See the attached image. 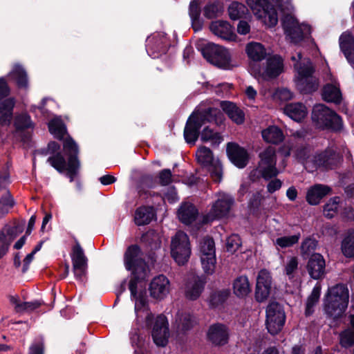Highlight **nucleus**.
<instances>
[{
    "label": "nucleus",
    "mask_w": 354,
    "mask_h": 354,
    "mask_svg": "<svg viewBox=\"0 0 354 354\" xmlns=\"http://www.w3.org/2000/svg\"><path fill=\"white\" fill-rule=\"evenodd\" d=\"M247 10L245 5L236 1L232 2L228 7L229 16L233 20L242 17Z\"/></svg>",
    "instance_id": "nucleus-46"
},
{
    "label": "nucleus",
    "mask_w": 354,
    "mask_h": 354,
    "mask_svg": "<svg viewBox=\"0 0 354 354\" xmlns=\"http://www.w3.org/2000/svg\"><path fill=\"white\" fill-rule=\"evenodd\" d=\"M28 354H44V345L42 339L35 341L30 345Z\"/></svg>",
    "instance_id": "nucleus-57"
},
{
    "label": "nucleus",
    "mask_w": 354,
    "mask_h": 354,
    "mask_svg": "<svg viewBox=\"0 0 354 354\" xmlns=\"http://www.w3.org/2000/svg\"><path fill=\"white\" fill-rule=\"evenodd\" d=\"M246 53L248 57L254 62L263 60L266 56L265 47L259 42H250L246 46Z\"/></svg>",
    "instance_id": "nucleus-32"
},
{
    "label": "nucleus",
    "mask_w": 354,
    "mask_h": 354,
    "mask_svg": "<svg viewBox=\"0 0 354 354\" xmlns=\"http://www.w3.org/2000/svg\"><path fill=\"white\" fill-rule=\"evenodd\" d=\"M340 344L345 348L354 345V330L348 328L342 332L340 333Z\"/></svg>",
    "instance_id": "nucleus-51"
},
{
    "label": "nucleus",
    "mask_w": 354,
    "mask_h": 354,
    "mask_svg": "<svg viewBox=\"0 0 354 354\" xmlns=\"http://www.w3.org/2000/svg\"><path fill=\"white\" fill-rule=\"evenodd\" d=\"M234 294L239 297L244 298L251 292V286L248 278L246 276H239L236 277L232 283Z\"/></svg>",
    "instance_id": "nucleus-29"
},
{
    "label": "nucleus",
    "mask_w": 354,
    "mask_h": 354,
    "mask_svg": "<svg viewBox=\"0 0 354 354\" xmlns=\"http://www.w3.org/2000/svg\"><path fill=\"white\" fill-rule=\"evenodd\" d=\"M15 102L13 98H8L0 104V124L8 126L12 118V111Z\"/></svg>",
    "instance_id": "nucleus-30"
},
{
    "label": "nucleus",
    "mask_w": 354,
    "mask_h": 354,
    "mask_svg": "<svg viewBox=\"0 0 354 354\" xmlns=\"http://www.w3.org/2000/svg\"><path fill=\"white\" fill-rule=\"evenodd\" d=\"M159 180L162 185H167L172 182V174L170 169H165L159 173Z\"/></svg>",
    "instance_id": "nucleus-58"
},
{
    "label": "nucleus",
    "mask_w": 354,
    "mask_h": 354,
    "mask_svg": "<svg viewBox=\"0 0 354 354\" xmlns=\"http://www.w3.org/2000/svg\"><path fill=\"white\" fill-rule=\"evenodd\" d=\"M250 26L245 21H240L237 26V31L241 35H246L250 32Z\"/></svg>",
    "instance_id": "nucleus-61"
},
{
    "label": "nucleus",
    "mask_w": 354,
    "mask_h": 354,
    "mask_svg": "<svg viewBox=\"0 0 354 354\" xmlns=\"http://www.w3.org/2000/svg\"><path fill=\"white\" fill-rule=\"evenodd\" d=\"M41 306V303L38 301L23 302L18 305V310L32 311Z\"/></svg>",
    "instance_id": "nucleus-59"
},
{
    "label": "nucleus",
    "mask_w": 354,
    "mask_h": 354,
    "mask_svg": "<svg viewBox=\"0 0 354 354\" xmlns=\"http://www.w3.org/2000/svg\"><path fill=\"white\" fill-rule=\"evenodd\" d=\"M246 3L257 18H262L270 7L268 0H247Z\"/></svg>",
    "instance_id": "nucleus-37"
},
{
    "label": "nucleus",
    "mask_w": 354,
    "mask_h": 354,
    "mask_svg": "<svg viewBox=\"0 0 354 354\" xmlns=\"http://www.w3.org/2000/svg\"><path fill=\"white\" fill-rule=\"evenodd\" d=\"M196 158L198 162L202 165L209 167L213 164V154L212 151L206 147H201L196 151Z\"/></svg>",
    "instance_id": "nucleus-42"
},
{
    "label": "nucleus",
    "mask_w": 354,
    "mask_h": 354,
    "mask_svg": "<svg viewBox=\"0 0 354 354\" xmlns=\"http://www.w3.org/2000/svg\"><path fill=\"white\" fill-rule=\"evenodd\" d=\"M218 111L212 109L194 112L187 120L185 127L184 137L186 142L194 145L200 135L203 142H210L212 145H219L223 138L219 133L214 131L212 129L207 127L203 129L201 134L199 133L201 127L212 120L210 115L214 113L216 115Z\"/></svg>",
    "instance_id": "nucleus-2"
},
{
    "label": "nucleus",
    "mask_w": 354,
    "mask_h": 354,
    "mask_svg": "<svg viewBox=\"0 0 354 354\" xmlns=\"http://www.w3.org/2000/svg\"><path fill=\"white\" fill-rule=\"evenodd\" d=\"M170 283L169 279L162 274L154 277L149 285L151 296L156 299H164L169 292Z\"/></svg>",
    "instance_id": "nucleus-19"
},
{
    "label": "nucleus",
    "mask_w": 354,
    "mask_h": 354,
    "mask_svg": "<svg viewBox=\"0 0 354 354\" xmlns=\"http://www.w3.org/2000/svg\"><path fill=\"white\" fill-rule=\"evenodd\" d=\"M307 270L313 279L322 278L326 273V263L323 256L319 253L312 254L307 263Z\"/></svg>",
    "instance_id": "nucleus-20"
},
{
    "label": "nucleus",
    "mask_w": 354,
    "mask_h": 354,
    "mask_svg": "<svg viewBox=\"0 0 354 354\" xmlns=\"http://www.w3.org/2000/svg\"><path fill=\"white\" fill-rule=\"evenodd\" d=\"M300 238V234H295L289 236H282L277 238L274 241V245L281 248L291 247L297 243Z\"/></svg>",
    "instance_id": "nucleus-47"
},
{
    "label": "nucleus",
    "mask_w": 354,
    "mask_h": 354,
    "mask_svg": "<svg viewBox=\"0 0 354 354\" xmlns=\"http://www.w3.org/2000/svg\"><path fill=\"white\" fill-rule=\"evenodd\" d=\"M194 320L188 313H178L175 324L178 331L185 332L192 328Z\"/></svg>",
    "instance_id": "nucleus-39"
},
{
    "label": "nucleus",
    "mask_w": 354,
    "mask_h": 354,
    "mask_svg": "<svg viewBox=\"0 0 354 354\" xmlns=\"http://www.w3.org/2000/svg\"><path fill=\"white\" fill-rule=\"evenodd\" d=\"M14 125L16 128V133H19L21 131L25 129H32L34 127L30 117L26 113L17 115L15 118Z\"/></svg>",
    "instance_id": "nucleus-40"
},
{
    "label": "nucleus",
    "mask_w": 354,
    "mask_h": 354,
    "mask_svg": "<svg viewBox=\"0 0 354 354\" xmlns=\"http://www.w3.org/2000/svg\"><path fill=\"white\" fill-rule=\"evenodd\" d=\"M209 167V171L211 174V177L213 180L219 183L222 179V167L219 162H216L214 165H211Z\"/></svg>",
    "instance_id": "nucleus-55"
},
{
    "label": "nucleus",
    "mask_w": 354,
    "mask_h": 354,
    "mask_svg": "<svg viewBox=\"0 0 354 354\" xmlns=\"http://www.w3.org/2000/svg\"><path fill=\"white\" fill-rule=\"evenodd\" d=\"M272 288V277L266 270H261L258 274L255 297L258 301H263L269 296Z\"/></svg>",
    "instance_id": "nucleus-18"
},
{
    "label": "nucleus",
    "mask_w": 354,
    "mask_h": 354,
    "mask_svg": "<svg viewBox=\"0 0 354 354\" xmlns=\"http://www.w3.org/2000/svg\"><path fill=\"white\" fill-rule=\"evenodd\" d=\"M9 183V175L6 172L0 173V192L6 189Z\"/></svg>",
    "instance_id": "nucleus-62"
},
{
    "label": "nucleus",
    "mask_w": 354,
    "mask_h": 354,
    "mask_svg": "<svg viewBox=\"0 0 354 354\" xmlns=\"http://www.w3.org/2000/svg\"><path fill=\"white\" fill-rule=\"evenodd\" d=\"M71 256L75 277L77 279L82 281L87 268V258L77 241L72 249Z\"/></svg>",
    "instance_id": "nucleus-15"
},
{
    "label": "nucleus",
    "mask_w": 354,
    "mask_h": 354,
    "mask_svg": "<svg viewBox=\"0 0 354 354\" xmlns=\"http://www.w3.org/2000/svg\"><path fill=\"white\" fill-rule=\"evenodd\" d=\"M259 161L256 169L253 170L251 176H261L269 180L277 176L279 171L276 167L277 152L274 147L269 146L259 153Z\"/></svg>",
    "instance_id": "nucleus-6"
},
{
    "label": "nucleus",
    "mask_w": 354,
    "mask_h": 354,
    "mask_svg": "<svg viewBox=\"0 0 354 354\" xmlns=\"http://www.w3.org/2000/svg\"><path fill=\"white\" fill-rule=\"evenodd\" d=\"M282 185V182L277 178L272 180L267 185L268 192L270 194L279 190Z\"/></svg>",
    "instance_id": "nucleus-60"
},
{
    "label": "nucleus",
    "mask_w": 354,
    "mask_h": 354,
    "mask_svg": "<svg viewBox=\"0 0 354 354\" xmlns=\"http://www.w3.org/2000/svg\"><path fill=\"white\" fill-rule=\"evenodd\" d=\"M274 97L281 101H288L292 98L293 94L289 89L282 88L275 91Z\"/></svg>",
    "instance_id": "nucleus-56"
},
{
    "label": "nucleus",
    "mask_w": 354,
    "mask_h": 354,
    "mask_svg": "<svg viewBox=\"0 0 354 354\" xmlns=\"http://www.w3.org/2000/svg\"><path fill=\"white\" fill-rule=\"evenodd\" d=\"M205 281L202 277L192 275L185 286V296L187 299L195 300L203 290Z\"/></svg>",
    "instance_id": "nucleus-24"
},
{
    "label": "nucleus",
    "mask_w": 354,
    "mask_h": 354,
    "mask_svg": "<svg viewBox=\"0 0 354 354\" xmlns=\"http://www.w3.org/2000/svg\"><path fill=\"white\" fill-rule=\"evenodd\" d=\"M218 198L212 204L209 212L203 216L202 223H207L216 219L227 216L234 205V198L225 193H218Z\"/></svg>",
    "instance_id": "nucleus-11"
},
{
    "label": "nucleus",
    "mask_w": 354,
    "mask_h": 354,
    "mask_svg": "<svg viewBox=\"0 0 354 354\" xmlns=\"http://www.w3.org/2000/svg\"><path fill=\"white\" fill-rule=\"evenodd\" d=\"M286 322L283 308L277 302H271L266 308V327L272 335H276L283 328Z\"/></svg>",
    "instance_id": "nucleus-12"
},
{
    "label": "nucleus",
    "mask_w": 354,
    "mask_h": 354,
    "mask_svg": "<svg viewBox=\"0 0 354 354\" xmlns=\"http://www.w3.org/2000/svg\"><path fill=\"white\" fill-rule=\"evenodd\" d=\"M251 74L258 80H270L277 77L283 71V62L281 57L274 55L266 60L265 66L261 68L257 63L250 64Z\"/></svg>",
    "instance_id": "nucleus-7"
},
{
    "label": "nucleus",
    "mask_w": 354,
    "mask_h": 354,
    "mask_svg": "<svg viewBox=\"0 0 354 354\" xmlns=\"http://www.w3.org/2000/svg\"><path fill=\"white\" fill-rule=\"evenodd\" d=\"M124 265L133 276L129 281V288L131 299L135 301L136 321H145V326L148 327L151 324L153 317L148 308L147 297L145 292L137 291V281L145 279L149 272L140 247L132 245L127 248L124 254Z\"/></svg>",
    "instance_id": "nucleus-1"
},
{
    "label": "nucleus",
    "mask_w": 354,
    "mask_h": 354,
    "mask_svg": "<svg viewBox=\"0 0 354 354\" xmlns=\"http://www.w3.org/2000/svg\"><path fill=\"white\" fill-rule=\"evenodd\" d=\"M48 129L51 134L57 139L64 138L66 133V128L59 118H55L48 122Z\"/></svg>",
    "instance_id": "nucleus-36"
},
{
    "label": "nucleus",
    "mask_w": 354,
    "mask_h": 354,
    "mask_svg": "<svg viewBox=\"0 0 354 354\" xmlns=\"http://www.w3.org/2000/svg\"><path fill=\"white\" fill-rule=\"evenodd\" d=\"M221 107L229 116V118L235 123L240 124L244 122V113L234 103L230 102H223L221 103Z\"/></svg>",
    "instance_id": "nucleus-31"
},
{
    "label": "nucleus",
    "mask_w": 354,
    "mask_h": 354,
    "mask_svg": "<svg viewBox=\"0 0 354 354\" xmlns=\"http://www.w3.org/2000/svg\"><path fill=\"white\" fill-rule=\"evenodd\" d=\"M14 205V201L9 192L0 198V217L7 214L10 209Z\"/></svg>",
    "instance_id": "nucleus-49"
},
{
    "label": "nucleus",
    "mask_w": 354,
    "mask_h": 354,
    "mask_svg": "<svg viewBox=\"0 0 354 354\" xmlns=\"http://www.w3.org/2000/svg\"><path fill=\"white\" fill-rule=\"evenodd\" d=\"M10 90L3 78H0V100L9 94Z\"/></svg>",
    "instance_id": "nucleus-63"
},
{
    "label": "nucleus",
    "mask_w": 354,
    "mask_h": 354,
    "mask_svg": "<svg viewBox=\"0 0 354 354\" xmlns=\"http://www.w3.org/2000/svg\"><path fill=\"white\" fill-rule=\"evenodd\" d=\"M227 152L230 160L239 168H243L248 162L249 156L247 151L236 143H228Z\"/></svg>",
    "instance_id": "nucleus-21"
},
{
    "label": "nucleus",
    "mask_w": 354,
    "mask_h": 354,
    "mask_svg": "<svg viewBox=\"0 0 354 354\" xmlns=\"http://www.w3.org/2000/svg\"><path fill=\"white\" fill-rule=\"evenodd\" d=\"M322 97L325 101L335 104H339L342 100L339 88L332 84H327L324 87Z\"/></svg>",
    "instance_id": "nucleus-35"
},
{
    "label": "nucleus",
    "mask_w": 354,
    "mask_h": 354,
    "mask_svg": "<svg viewBox=\"0 0 354 354\" xmlns=\"http://www.w3.org/2000/svg\"><path fill=\"white\" fill-rule=\"evenodd\" d=\"M151 335L154 343L159 346H166L169 336L168 322L164 315H159L154 322Z\"/></svg>",
    "instance_id": "nucleus-17"
},
{
    "label": "nucleus",
    "mask_w": 354,
    "mask_h": 354,
    "mask_svg": "<svg viewBox=\"0 0 354 354\" xmlns=\"http://www.w3.org/2000/svg\"><path fill=\"white\" fill-rule=\"evenodd\" d=\"M296 156L306 169L312 170V159H313L315 155L310 154V148L302 147L298 149Z\"/></svg>",
    "instance_id": "nucleus-44"
},
{
    "label": "nucleus",
    "mask_w": 354,
    "mask_h": 354,
    "mask_svg": "<svg viewBox=\"0 0 354 354\" xmlns=\"http://www.w3.org/2000/svg\"><path fill=\"white\" fill-rule=\"evenodd\" d=\"M154 217V211L151 207H138L134 216V221L137 225L149 224Z\"/></svg>",
    "instance_id": "nucleus-34"
},
{
    "label": "nucleus",
    "mask_w": 354,
    "mask_h": 354,
    "mask_svg": "<svg viewBox=\"0 0 354 354\" xmlns=\"http://www.w3.org/2000/svg\"><path fill=\"white\" fill-rule=\"evenodd\" d=\"M298 269V259L295 257H291L288 259L284 266L285 274L289 279H292Z\"/></svg>",
    "instance_id": "nucleus-50"
},
{
    "label": "nucleus",
    "mask_w": 354,
    "mask_h": 354,
    "mask_svg": "<svg viewBox=\"0 0 354 354\" xmlns=\"http://www.w3.org/2000/svg\"><path fill=\"white\" fill-rule=\"evenodd\" d=\"M321 293V286L317 284L313 289L311 294L307 299L306 303L305 314L309 316L314 313V308L319 301Z\"/></svg>",
    "instance_id": "nucleus-38"
},
{
    "label": "nucleus",
    "mask_w": 354,
    "mask_h": 354,
    "mask_svg": "<svg viewBox=\"0 0 354 354\" xmlns=\"http://www.w3.org/2000/svg\"><path fill=\"white\" fill-rule=\"evenodd\" d=\"M10 76L13 78L19 87L27 88L28 79L24 70L19 66H16L10 73Z\"/></svg>",
    "instance_id": "nucleus-45"
},
{
    "label": "nucleus",
    "mask_w": 354,
    "mask_h": 354,
    "mask_svg": "<svg viewBox=\"0 0 354 354\" xmlns=\"http://www.w3.org/2000/svg\"><path fill=\"white\" fill-rule=\"evenodd\" d=\"M296 71L295 82L301 92L309 93L318 88V81L313 75L314 68L308 58L304 57L300 52L292 56Z\"/></svg>",
    "instance_id": "nucleus-3"
},
{
    "label": "nucleus",
    "mask_w": 354,
    "mask_h": 354,
    "mask_svg": "<svg viewBox=\"0 0 354 354\" xmlns=\"http://www.w3.org/2000/svg\"><path fill=\"white\" fill-rule=\"evenodd\" d=\"M241 245V241L239 235L232 234L226 241L227 250L231 253L236 252Z\"/></svg>",
    "instance_id": "nucleus-52"
},
{
    "label": "nucleus",
    "mask_w": 354,
    "mask_h": 354,
    "mask_svg": "<svg viewBox=\"0 0 354 354\" xmlns=\"http://www.w3.org/2000/svg\"><path fill=\"white\" fill-rule=\"evenodd\" d=\"M198 215L197 208L189 202L183 203L178 210L179 220L185 225L192 223L196 219Z\"/></svg>",
    "instance_id": "nucleus-26"
},
{
    "label": "nucleus",
    "mask_w": 354,
    "mask_h": 354,
    "mask_svg": "<svg viewBox=\"0 0 354 354\" xmlns=\"http://www.w3.org/2000/svg\"><path fill=\"white\" fill-rule=\"evenodd\" d=\"M343 254L347 258H354V232L348 233L341 245Z\"/></svg>",
    "instance_id": "nucleus-41"
},
{
    "label": "nucleus",
    "mask_w": 354,
    "mask_h": 354,
    "mask_svg": "<svg viewBox=\"0 0 354 354\" xmlns=\"http://www.w3.org/2000/svg\"><path fill=\"white\" fill-rule=\"evenodd\" d=\"M165 198L167 199L169 203H175L178 200L177 193L174 189H170L167 193L165 195Z\"/></svg>",
    "instance_id": "nucleus-64"
},
{
    "label": "nucleus",
    "mask_w": 354,
    "mask_h": 354,
    "mask_svg": "<svg viewBox=\"0 0 354 354\" xmlns=\"http://www.w3.org/2000/svg\"><path fill=\"white\" fill-rule=\"evenodd\" d=\"M64 149L66 154L68 156V163L61 153H57L48 158L47 161L57 171L60 173L67 171L66 176L72 182L77 175L80 162L77 158L78 147L71 138H68L64 141Z\"/></svg>",
    "instance_id": "nucleus-4"
},
{
    "label": "nucleus",
    "mask_w": 354,
    "mask_h": 354,
    "mask_svg": "<svg viewBox=\"0 0 354 354\" xmlns=\"http://www.w3.org/2000/svg\"><path fill=\"white\" fill-rule=\"evenodd\" d=\"M207 337L215 345H223L228 341L229 331L227 326L222 324L212 325L208 330Z\"/></svg>",
    "instance_id": "nucleus-22"
},
{
    "label": "nucleus",
    "mask_w": 354,
    "mask_h": 354,
    "mask_svg": "<svg viewBox=\"0 0 354 354\" xmlns=\"http://www.w3.org/2000/svg\"><path fill=\"white\" fill-rule=\"evenodd\" d=\"M171 254L178 265H183L188 261L191 254V248L187 234L178 231L171 238Z\"/></svg>",
    "instance_id": "nucleus-10"
},
{
    "label": "nucleus",
    "mask_w": 354,
    "mask_h": 354,
    "mask_svg": "<svg viewBox=\"0 0 354 354\" xmlns=\"http://www.w3.org/2000/svg\"><path fill=\"white\" fill-rule=\"evenodd\" d=\"M201 261L202 268L207 274H212L216 267L215 246L214 240L205 237L199 245Z\"/></svg>",
    "instance_id": "nucleus-14"
},
{
    "label": "nucleus",
    "mask_w": 354,
    "mask_h": 354,
    "mask_svg": "<svg viewBox=\"0 0 354 354\" xmlns=\"http://www.w3.org/2000/svg\"><path fill=\"white\" fill-rule=\"evenodd\" d=\"M261 19H264V23L269 27L274 26L278 22L277 13L273 8H267L266 13Z\"/></svg>",
    "instance_id": "nucleus-53"
},
{
    "label": "nucleus",
    "mask_w": 354,
    "mask_h": 354,
    "mask_svg": "<svg viewBox=\"0 0 354 354\" xmlns=\"http://www.w3.org/2000/svg\"><path fill=\"white\" fill-rule=\"evenodd\" d=\"M348 303V288L344 285H337L329 290L325 311L329 316L337 318L344 313Z\"/></svg>",
    "instance_id": "nucleus-5"
},
{
    "label": "nucleus",
    "mask_w": 354,
    "mask_h": 354,
    "mask_svg": "<svg viewBox=\"0 0 354 354\" xmlns=\"http://www.w3.org/2000/svg\"><path fill=\"white\" fill-rule=\"evenodd\" d=\"M19 232L17 226L6 227L0 231V259L7 254L10 243Z\"/></svg>",
    "instance_id": "nucleus-23"
},
{
    "label": "nucleus",
    "mask_w": 354,
    "mask_h": 354,
    "mask_svg": "<svg viewBox=\"0 0 354 354\" xmlns=\"http://www.w3.org/2000/svg\"><path fill=\"white\" fill-rule=\"evenodd\" d=\"M263 139L268 143L277 145L284 138L282 131L277 126H270L261 132Z\"/></svg>",
    "instance_id": "nucleus-33"
},
{
    "label": "nucleus",
    "mask_w": 354,
    "mask_h": 354,
    "mask_svg": "<svg viewBox=\"0 0 354 354\" xmlns=\"http://www.w3.org/2000/svg\"><path fill=\"white\" fill-rule=\"evenodd\" d=\"M221 8L218 3H210L204 8V15L208 19H213L218 15Z\"/></svg>",
    "instance_id": "nucleus-54"
},
{
    "label": "nucleus",
    "mask_w": 354,
    "mask_h": 354,
    "mask_svg": "<svg viewBox=\"0 0 354 354\" xmlns=\"http://www.w3.org/2000/svg\"><path fill=\"white\" fill-rule=\"evenodd\" d=\"M340 199L336 196L330 198L324 206V214L326 217L332 218L336 213L339 207Z\"/></svg>",
    "instance_id": "nucleus-48"
},
{
    "label": "nucleus",
    "mask_w": 354,
    "mask_h": 354,
    "mask_svg": "<svg viewBox=\"0 0 354 354\" xmlns=\"http://www.w3.org/2000/svg\"><path fill=\"white\" fill-rule=\"evenodd\" d=\"M339 160L338 154L333 149H327L324 151L315 155L312 159V171L317 168L332 169L336 167Z\"/></svg>",
    "instance_id": "nucleus-16"
},
{
    "label": "nucleus",
    "mask_w": 354,
    "mask_h": 354,
    "mask_svg": "<svg viewBox=\"0 0 354 354\" xmlns=\"http://www.w3.org/2000/svg\"><path fill=\"white\" fill-rule=\"evenodd\" d=\"M284 113L295 121L299 122L307 115V109L302 103H290L283 108Z\"/></svg>",
    "instance_id": "nucleus-28"
},
{
    "label": "nucleus",
    "mask_w": 354,
    "mask_h": 354,
    "mask_svg": "<svg viewBox=\"0 0 354 354\" xmlns=\"http://www.w3.org/2000/svg\"><path fill=\"white\" fill-rule=\"evenodd\" d=\"M331 189L327 185H315L308 189L306 194V201L312 205H317L322 198L328 195Z\"/></svg>",
    "instance_id": "nucleus-27"
},
{
    "label": "nucleus",
    "mask_w": 354,
    "mask_h": 354,
    "mask_svg": "<svg viewBox=\"0 0 354 354\" xmlns=\"http://www.w3.org/2000/svg\"><path fill=\"white\" fill-rule=\"evenodd\" d=\"M209 28L213 34L223 39L233 41L236 38V35L233 31V28L227 21H212L209 26Z\"/></svg>",
    "instance_id": "nucleus-25"
},
{
    "label": "nucleus",
    "mask_w": 354,
    "mask_h": 354,
    "mask_svg": "<svg viewBox=\"0 0 354 354\" xmlns=\"http://www.w3.org/2000/svg\"><path fill=\"white\" fill-rule=\"evenodd\" d=\"M189 13L192 21V26L194 28L195 30L199 29L201 26V23L200 21L201 10L198 3L196 1L193 0L191 1L189 4Z\"/></svg>",
    "instance_id": "nucleus-43"
},
{
    "label": "nucleus",
    "mask_w": 354,
    "mask_h": 354,
    "mask_svg": "<svg viewBox=\"0 0 354 354\" xmlns=\"http://www.w3.org/2000/svg\"><path fill=\"white\" fill-rule=\"evenodd\" d=\"M312 119L320 128H329L337 131L342 125L341 118L335 111L322 104L314 106Z\"/></svg>",
    "instance_id": "nucleus-8"
},
{
    "label": "nucleus",
    "mask_w": 354,
    "mask_h": 354,
    "mask_svg": "<svg viewBox=\"0 0 354 354\" xmlns=\"http://www.w3.org/2000/svg\"><path fill=\"white\" fill-rule=\"evenodd\" d=\"M282 25L286 37L293 43L300 41L304 37L310 34V27L305 24H299L291 15H286L283 17Z\"/></svg>",
    "instance_id": "nucleus-13"
},
{
    "label": "nucleus",
    "mask_w": 354,
    "mask_h": 354,
    "mask_svg": "<svg viewBox=\"0 0 354 354\" xmlns=\"http://www.w3.org/2000/svg\"><path fill=\"white\" fill-rule=\"evenodd\" d=\"M202 54L207 61L219 68L231 69L234 66L229 51L221 46L209 43L202 49Z\"/></svg>",
    "instance_id": "nucleus-9"
}]
</instances>
